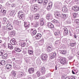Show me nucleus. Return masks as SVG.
I'll return each instance as SVG.
<instances>
[{"mask_svg": "<svg viewBox=\"0 0 79 79\" xmlns=\"http://www.w3.org/2000/svg\"><path fill=\"white\" fill-rule=\"evenodd\" d=\"M31 49H32V48L31 47H30L28 48V50H31Z\"/></svg>", "mask_w": 79, "mask_h": 79, "instance_id": "nucleus-62", "label": "nucleus"}, {"mask_svg": "<svg viewBox=\"0 0 79 79\" xmlns=\"http://www.w3.org/2000/svg\"><path fill=\"white\" fill-rule=\"evenodd\" d=\"M62 18L63 19H66L67 18V15L66 14H62Z\"/></svg>", "mask_w": 79, "mask_h": 79, "instance_id": "nucleus-33", "label": "nucleus"}, {"mask_svg": "<svg viewBox=\"0 0 79 79\" xmlns=\"http://www.w3.org/2000/svg\"><path fill=\"white\" fill-rule=\"evenodd\" d=\"M14 23L15 24H18V23H19V22L16 20H15L14 21Z\"/></svg>", "mask_w": 79, "mask_h": 79, "instance_id": "nucleus-41", "label": "nucleus"}, {"mask_svg": "<svg viewBox=\"0 0 79 79\" xmlns=\"http://www.w3.org/2000/svg\"><path fill=\"white\" fill-rule=\"evenodd\" d=\"M48 0H44L43 2V5H46V4L48 3Z\"/></svg>", "mask_w": 79, "mask_h": 79, "instance_id": "nucleus-34", "label": "nucleus"}, {"mask_svg": "<svg viewBox=\"0 0 79 79\" xmlns=\"http://www.w3.org/2000/svg\"><path fill=\"white\" fill-rule=\"evenodd\" d=\"M47 26L49 28H52L54 27V26H53V25L50 22L48 23Z\"/></svg>", "mask_w": 79, "mask_h": 79, "instance_id": "nucleus-11", "label": "nucleus"}, {"mask_svg": "<svg viewBox=\"0 0 79 79\" xmlns=\"http://www.w3.org/2000/svg\"><path fill=\"white\" fill-rule=\"evenodd\" d=\"M73 16L74 17H76L77 16V14L76 13H73Z\"/></svg>", "mask_w": 79, "mask_h": 79, "instance_id": "nucleus-51", "label": "nucleus"}, {"mask_svg": "<svg viewBox=\"0 0 79 79\" xmlns=\"http://www.w3.org/2000/svg\"><path fill=\"white\" fill-rule=\"evenodd\" d=\"M72 10L74 11H78L79 10V7L76 6H74L73 7Z\"/></svg>", "mask_w": 79, "mask_h": 79, "instance_id": "nucleus-7", "label": "nucleus"}, {"mask_svg": "<svg viewBox=\"0 0 79 79\" xmlns=\"http://www.w3.org/2000/svg\"><path fill=\"white\" fill-rule=\"evenodd\" d=\"M30 31L31 34L32 35H35L37 33V31L35 30H34L32 29H31Z\"/></svg>", "mask_w": 79, "mask_h": 79, "instance_id": "nucleus-6", "label": "nucleus"}, {"mask_svg": "<svg viewBox=\"0 0 79 79\" xmlns=\"http://www.w3.org/2000/svg\"><path fill=\"white\" fill-rule=\"evenodd\" d=\"M27 79H32V78L29 76H28L27 77Z\"/></svg>", "mask_w": 79, "mask_h": 79, "instance_id": "nucleus-61", "label": "nucleus"}, {"mask_svg": "<svg viewBox=\"0 0 79 79\" xmlns=\"http://www.w3.org/2000/svg\"><path fill=\"white\" fill-rule=\"evenodd\" d=\"M51 55L50 56V58H54L55 56H56V53H52Z\"/></svg>", "mask_w": 79, "mask_h": 79, "instance_id": "nucleus-18", "label": "nucleus"}, {"mask_svg": "<svg viewBox=\"0 0 79 79\" xmlns=\"http://www.w3.org/2000/svg\"><path fill=\"white\" fill-rule=\"evenodd\" d=\"M15 13L14 10L10 11L9 13V15L10 16H13Z\"/></svg>", "mask_w": 79, "mask_h": 79, "instance_id": "nucleus-25", "label": "nucleus"}, {"mask_svg": "<svg viewBox=\"0 0 79 79\" xmlns=\"http://www.w3.org/2000/svg\"><path fill=\"white\" fill-rule=\"evenodd\" d=\"M12 65L11 64H7L6 66V70H10V69L11 68Z\"/></svg>", "mask_w": 79, "mask_h": 79, "instance_id": "nucleus-8", "label": "nucleus"}, {"mask_svg": "<svg viewBox=\"0 0 79 79\" xmlns=\"http://www.w3.org/2000/svg\"><path fill=\"white\" fill-rule=\"evenodd\" d=\"M60 63L64 65L67 63V62L66 60V59L65 58H63L60 59Z\"/></svg>", "mask_w": 79, "mask_h": 79, "instance_id": "nucleus-1", "label": "nucleus"}, {"mask_svg": "<svg viewBox=\"0 0 79 79\" xmlns=\"http://www.w3.org/2000/svg\"><path fill=\"white\" fill-rule=\"evenodd\" d=\"M0 63L1 64L2 66H3L5 64V60H2L1 61H0Z\"/></svg>", "mask_w": 79, "mask_h": 79, "instance_id": "nucleus-26", "label": "nucleus"}, {"mask_svg": "<svg viewBox=\"0 0 79 79\" xmlns=\"http://www.w3.org/2000/svg\"><path fill=\"white\" fill-rule=\"evenodd\" d=\"M15 68H16L17 69H19V68H20V67L19 65H16L15 66Z\"/></svg>", "mask_w": 79, "mask_h": 79, "instance_id": "nucleus-57", "label": "nucleus"}, {"mask_svg": "<svg viewBox=\"0 0 79 79\" xmlns=\"http://www.w3.org/2000/svg\"><path fill=\"white\" fill-rule=\"evenodd\" d=\"M45 19H44V18H41L40 19V22H45Z\"/></svg>", "mask_w": 79, "mask_h": 79, "instance_id": "nucleus-48", "label": "nucleus"}, {"mask_svg": "<svg viewBox=\"0 0 79 79\" xmlns=\"http://www.w3.org/2000/svg\"><path fill=\"white\" fill-rule=\"evenodd\" d=\"M70 76L69 77H67L66 78V79H70Z\"/></svg>", "mask_w": 79, "mask_h": 79, "instance_id": "nucleus-64", "label": "nucleus"}, {"mask_svg": "<svg viewBox=\"0 0 79 79\" xmlns=\"http://www.w3.org/2000/svg\"><path fill=\"white\" fill-rule=\"evenodd\" d=\"M41 72L42 74H44L45 73V68L44 67H42L41 69Z\"/></svg>", "mask_w": 79, "mask_h": 79, "instance_id": "nucleus-30", "label": "nucleus"}, {"mask_svg": "<svg viewBox=\"0 0 79 79\" xmlns=\"http://www.w3.org/2000/svg\"><path fill=\"white\" fill-rule=\"evenodd\" d=\"M39 17H40V15L39 14H36L34 16V19H39Z\"/></svg>", "mask_w": 79, "mask_h": 79, "instance_id": "nucleus-21", "label": "nucleus"}, {"mask_svg": "<svg viewBox=\"0 0 79 79\" xmlns=\"http://www.w3.org/2000/svg\"><path fill=\"white\" fill-rule=\"evenodd\" d=\"M68 9L66 7H64V9L62 10V11L64 13H66V12H68Z\"/></svg>", "mask_w": 79, "mask_h": 79, "instance_id": "nucleus-27", "label": "nucleus"}, {"mask_svg": "<svg viewBox=\"0 0 79 79\" xmlns=\"http://www.w3.org/2000/svg\"><path fill=\"white\" fill-rule=\"evenodd\" d=\"M5 53V51L3 50H1L0 51V56H2L3 54Z\"/></svg>", "mask_w": 79, "mask_h": 79, "instance_id": "nucleus-31", "label": "nucleus"}, {"mask_svg": "<svg viewBox=\"0 0 79 79\" xmlns=\"http://www.w3.org/2000/svg\"><path fill=\"white\" fill-rule=\"evenodd\" d=\"M10 42L12 45H15L16 44V42L15 41V40L13 39L10 41Z\"/></svg>", "mask_w": 79, "mask_h": 79, "instance_id": "nucleus-20", "label": "nucleus"}, {"mask_svg": "<svg viewBox=\"0 0 79 79\" xmlns=\"http://www.w3.org/2000/svg\"><path fill=\"white\" fill-rule=\"evenodd\" d=\"M75 23L78 26H79V20L77 19L75 20Z\"/></svg>", "mask_w": 79, "mask_h": 79, "instance_id": "nucleus-35", "label": "nucleus"}, {"mask_svg": "<svg viewBox=\"0 0 79 79\" xmlns=\"http://www.w3.org/2000/svg\"><path fill=\"white\" fill-rule=\"evenodd\" d=\"M52 23H53L55 24H56L58 23V21L54 19L53 21H52Z\"/></svg>", "mask_w": 79, "mask_h": 79, "instance_id": "nucleus-32", "label": "nucleus"}, {"mask_svg": "<svg viewBox=\"0 0 79 79\" xmlns=\"http://www.w3.org/2000/svg\"><path fill=\"white\" fill-rule=\"evenodd\" d=\"M46 19L49 21H51L52 19V15L49 14H47L46 15Z\"/></svg>", "mask_w": 79, "mask_h": 79, "instance_id": "nucleus-4", "label": "nucleus"}, {"mask_svg": "<svg viewBox=\"0 0 79 79\" xmlns=\"http://www.w3.org/2000/svg\"><path fill=\"white\" fill-rule=\"evenodd\" d=\"M6 24H8L7 25V30L10 31L13 29V26L11 25V24L8 23V21L6 22Z\"/></svg>", "mask_w": 79, "mask_h": 79, "instance_id": "nucleus-3", "label": "nucleus"}, {"mask_svg": "<svg viewBox=\"0 0 79 79\" xmlns=\"http://www.w3.org/2000/svg\"><path fill=\"white\" fill-rule=\"evenodd\" d=\"M44 39H42L40 40V43H41V45H42V44H44Z\"/></svg>", "mask_w": 79, "mask_h": 79, "instance_id": "nucleus-38", "label": "nucleus"}, {"mask_svg": "<svg viewBox=\"0 0 79 79\" xmlns=\"http://www.w3.org/2000/svg\"><path fill=\"white\" fill-rule=\"evenodd\" d=\"M19 18L20 19H23L24 18V14H21V15H18Z\"/></svg>", "mask_w": 79, "mask_h": 79, "instance_id": "nucleus-22", "label": "nucleus"}, {"mask_svg": "<svg viewBox=\"0 0 79 79\" xmlns=\"http://www.w3.org/2000/svg\"><path fill=\"white\" fill-rule=\"evenodd\" d=\"M15 50L16 52H20L21 51L19 48H15Z\"/></svg>", "mask_w": 79, "mask_h": 79, "instance_id": "nucleus-28", "label": "nucleus"}, {"mask_svg": "<svg viewBox=\"0 0 79 79\" xmlns=\"http://www.w3.org/2000/svg\"><path fill=\"white\" fill-rule=\"evenodd\" d=\"M6 6H9L10 5V4H9L8 3H7L6 4Z\"/></svg>", "mask_w": 79, "mask_h": 79, "instance_id": "nucleus-63", "label": "nucleus"}, {"mask_svg": "<svg viewBox=\"0 0 79 79\" xmlns=\"http://www.w3.org/2000/svg\"><path fill=\"white\" fill-rule=\"evenodd\" d=\"M55 15V17L56 18H58V17H60V12L58 11H55L54 13Z\"/></svg>", "mask_w": 79, "mask_h": 79, "instance_id": "nucleus-9", "label": "nucleus"}, {"mask_svg": "<svg viewBox=\"0 0 79 79\" xmlns=\"http://www.w3.org/2000/svg\"><path fill=\"white\" fill-rule=\"evenodd\" d=\"M38 2L39 4H40V5H42L43 3V0H38Z\"/></svg>", "mask_w": 79, "mask_h": 79, "instance_id": "nucleus-37", "label": "nucleus"}, {"mask_svg": "<svg viewBox=\"0 0 79 79\" xmlns=\"http://www.w3.org/2000/svg\"><path fill=\"white\" fill-rule=\"evenodd\" d=\"M8 48L10 50H12L13 48V47L10 44H8Z\"/></svg>", "mask_w": 79, "mask_h": 79, "instance_id": "nucleus-23", "label": "nucleus"}, {"mask_svg": "<svg viewBox=\"0 0 79 79\" xmlns=\"http://www.w3.org/2000/svg\"><path fill=\"white\" fill-rule=\"evenodd\" d=\"M55 35H58L60 34V31H56V32L54 33Z\"/></svg>", "mask_w": 79, "mask_h": 79, "instance_id": "nucleus-36", "label": "nucleus"}, {"mask_svg": "<svg viewBox=\"0 0 79 79\" xmlns=\"http://www.w3.org/2000/svg\"><path fill=\"white\" fill-rule=\"evenodd\" d=\"M48 57L47 55L46 54H42L41 56V58L43 61H45V60H46Z\"/></svg>", "mask_w": 79, "mask_h": 79, "instance_id": "nucleus-2", "label": "nucleus"}, {"mask_svg": "<svg viewBox=\"0 0 79 79\" xmlns=\"http://www.w3.org/2000/svg\"><path fill=\"white\" fill-rule=\"evenodd\" d=\"M16 34V33L15 32V31H12L10 34V35L11 37H13L15 36V35Z\"/></svg>", "mask_w": 79, "mask_h": 79, "instance_id": "nucleus-16", "label": "nucleus"}, {"mask_svg": "<svg viewBox=\"0 0 79 79\" xmlns=\"http://www.w3.org/2000/svg\"><path fill=\"white\" fill-rule=\"evenodd\" d=\"M64 34L65 35H67L68 34V29L66 28H64Z\"/></svg>", "mask_w": 79, "mask_h": 79, "instance_id": "nucleus-19", "label": "nucleus"}, {"mask_svg": "<svg viewBox=\"0 0 79 79\" xmlns=\"http://www.w3.org/2000/svg\"><path fill=\"white\" fill-rule=\"evenodd\" d=\"M6 62L7 63H11V60H10L9 59L6 60Z\"/></svg>", "mask_w": 79, "mask_h": 79, "instance_id": "nucleus-55", "label": "nucleus"}, {"mask_svg": "<svg viewBox=\"0 0 79 79\" xmlns=\"http://www.w3.org/2000/svg\"><path fill=\"white\" fill-rule=\"evenodd\" d=\"M7 58H8V54L6 53H5L2 56V58L3 59V60L7 59Z\"/></svg>", "mask_w": 79, "mask_h": 79, "instance_id": "nucleus-13", "label": "nucleus"}, {"mask_svg": "<svg viewBox=\"0 0 79 79\" xmlns=\"http://www.w3.org/2000/svg\"><path fill=\"white\" fill-rule=\"evenodd\" d=\"M42 35L40 34H37L35 36V37L36 39H40L41 38Z\"/></svg>", "mask_w": 79, "mask_h": 79, "instance_id": "nucleus-14", "label": "nucleus"}, {"mask_svg": "<svg viewBox=\"0 0 79 79\" xmlns=\"http://www.w3.org/2000/svg\"><path fill=\"white\" fill-rule=\"evenodd\" d=\"M39 8H38L37 5H35L33 6V12H36L38 10Z\"/></svg>", "mask_w": 79, "mask_h": 79, "instance_id": "nucleus-5", "label": "nucleus"}, {"mask_svg": "<svg viewBox=\"0 0 79 79\" xmlns=\"http://www.w3.org/2000/svg\"><path fill=\"white\" fill-rule=\"evenodd\" d=\"M52 9V6H48L47 7L48 10H50Z\"/></svg>", "mask_w": 79, "mask_h": 79, "instance_id": "nucleus-43", "label": "nucleus"}, {"mask_svg": "<svg viewBox=\"0 0 79 79\" xmlns=\"http://www.w3.org/2000/svg\"><path fill=\"white\" fill-rule=\"evenodd\" d=\"M67 53V52L66 50H62L60 51V53L63 55H64Z\"/></svg>", "mask_w": 79, "mask_h": 79, "instance_id": "nucleus-24", "label": "nucleus"}, {"mask_svg": "<svg viewBox=\"0 0 79 79\" xmlns=\"http://www.w3.org/2000/svg\"><path fill=\"white\" fill-rule=\"evenodd\" d=\"M53 5V3H52V2H50L48 3V6H52V5Z\"/></svg>", "mask_w": 79, "mask_h": 79, "instance_id": "nucleus-49", "label": "nucleus"}, {"mask_svg": "<svg viewBox=\"0 0 79 79\" xmlns=\"http://www.w3.org/2000/svg\"><path fill=\"white\" fill-rule=\"evenodd\" d=\"M31 25H34L35 27H38V26H39V24L36 22H33V23H31Z\"/></svg>", "mask_w": 79, "mask_h": 79, "instance_id": "nucleus-17", "label": "nucleus"}, {"mask_svg": "<svg viewBox=\"0 0 79 79\" xmlns=\"http://www.w3.org/2000/svg\"><path fill=\"white\" fill-rule=\"evenodd\" d=\"M39 79H45L44 77H40L39 78Z\"/></svg>", "mask_w": 79, "mask_h": 79, "instance_id": "nucleus-59", "label": "nucleus"}, {"mask_svg": "<svg viewBox=\"0 0 79 79\" xmlns=\"http://www.w3.org/2000/svg\"><path fill=\"white\" fill-rule=\"evenodd\" d=\"M25 45H26V43H22L21 44V46L22 47H24V46H25Z\"/></svg>", "mask_w": 79, "mask_h": 79, "instance_id": "nucleus-45", "label": "nucleus"}, {"mask_svg": "<svg viewBox=\"0 0 79 79\" xmlns=\"http://www.w3.org/2000/svg\"><path fill=\"white\" fill-rule=\"evenodd\" d=\"M47 48L48 52H52V46H48L47 47Z\"/></svg>", "mask_w": 79, "mask_h": 79, "instance_id": "nucleus-15", "label": "nucleus"}, {"mask_svg": "<svg viewBox=\"0 0 79 79\" xmlns=\"http://www.w3.org/2000/svg\"><path fill=\"white\" fill-rule=\"evenodd\" d=\"M6 18H4L3 19V22L5 23V22H6Z\"/></svg>", "mask_w": 79, "mask_h": 79, "instance_id": "nucleus-53", "label": "nucleus"}, {"mask_svg": "<svg viewBox=\"0 0 79 79\" xmlns=\"http://www.w3.org/2000/svg\"><path fill=\"white\" fill-rule=\"evenodd\" d=\"M70 79H75V77L74 76H70Z\"/></svg>", "mask_w": 79, "mask_h": 79, "instance_id": "nucleus-58", "label": "nucleus"}, {"mask_svg": "<svg viewBox=\"0 0 79 79\" xmlns=\"http://www.w3.org/2000/svg\"><path fill=\"white\" fill-rule=\"evenodd\" d=\"M23 73H21L20 74H19L17 75V77H21L23 76V74H22Z\"/></svg>", "mask_w": 79, "mask_h": 79, "instance_id": "nucleus-44", "label": "nucleus"}, {"mask_svg": "<svg viewBox=\"0 0 79 79\" xmlns=\"http://www.w3.org/2000/svg\"><path fill=\"white\" fill-rule=\"evenodd\" d=\"M28 53L29 55H32L33 54V51L31 50H28Z\"/></svg>", "mask_w": 79, "mask_h": 79, "instance_id": "nucleus-29", "label": "nucleus"}, {"mask_svg": "<svg viewBox=\"0 0 79 79\" xmlns=\"http://www.w3.org/2000/svg\"><path fill=\"white\" fill-rule=\"evenodd\" d=\"M29 17L31 20H32V19H33V16L32 15H30V16Z\"/></svg>", "mask_w": 79, "mask_h": 79, "instance_id": "nucleus-54", "label": "nucleus"}, {"mask_svg": "<svg viewBox=\"0 0 79 79\" xmlns=\"http://www.w3.org/2000/svg\"><path fill=\"white\" fill-rule=\"evenodd\" d=\"M1 11H2V12L3 13H6V10H4L3 9H2Z\"/></svg>", "mask_w": 79, "mask_h": 79, "instance_id": "nucleus-47", "label": "nucleus"}, {"mask_svg": "<svg viewBox=\"0 0 79 79\" xmlns=\"http://www.w3.org/2000/svg\"><path fill=\"white\" fill-rule=\"evenodd\" d=\"M67 24H70L71 23V20H68L67 21Z\"/></svg>", "mask_w": 79, "mask_h": 79, "instance_id": "nucleus-52", "label": "nucleus"}, {"mask_svg": "<svg viewBox=\"0 0 79 79\" xmlns=\"http://www.w3.org/2000/svg\"><path fill=\"white\" fill-rule=\"evenodd\" d=\"M72 58H73V57H72V56H69V60H71V59H72Z\"/></svg>", "mask_w": 79, "mask_h": 79, "instance_id": "nucleus-60", "label": "nucleus"}, {"mask_svg": "<svg viewBox=\"0 0 79 79\" xmlns=\"http://www.w3.org/2000/svg\"><path fill=\"white\" fill-rule=\"evenodd\" d=\"M36 74L38 77H39L40 76V72L38 71L37 72H36Z\"/></svg>", "mask_w": 79, "mask_h": 79, "instance_id": "nucleus-46", "label": "nucleus"}, {"mask_svg": "<svg viewBox=\"0 0 79 79\" xmlns=\"http://www.w3.org/2000/svg\"><path fill=\"white\" fill-rule=\"evenodd\" d=\"M30 25V23L29 22H26V21L24 22V26L26 28L29 27Z\"/></svg>", "mask_w": 79, "mask_h": 79, "instance_id": "nucleus-10", "label": "nucleus"}, {"mask_svg": "<svg viewBox=\"0 0 79 79\" xmlns=\"http://www.w3.org/2000/svg\"><path fill=\"white\" fill-rule=\"evenodd\" d=\"M28 71L29 74H32L34 72V69L33 68H30L28 69Z\"/></svg>", "mask_w": 79, "mask_h": 79, "instance_id": "nucleus-12", "label": "nucleus"}, {"mask_svg": "<svg viewBox=\"0 0 79 79\" xmlns=\"http://www.w3.org/2000/svg\"><path fill=\"white\" fill-rule=\"evenodd\" d=\"M76 43H71L70 44L71 47H74L76 45Z\"/></svg>", "mask_w": 79, "mask_h": 79, "instance_id": "nucleus-42", "label": "nucleus"}, {"mask_svg": "<svg viewBox=\"0 0 79 79\" xmlns=\"http://www.w3.org/2000/svg\"><path fill=\"white\" fill-rule=\"evenodd\" d=\"M18 16H19V15H23V14H24V13H23V12L22 10H20L19 11V12L18 13Z\"/></svg>", "mask_w": 79, "mask_h": 79, "instance_id": "nucleus-39", "label": "nucleus"}, {"mask_svg": "<svg viewBox=\"0 0 79 79\" xmlns=\"http://www.w3.org/2000/svg\"><path fill=\"white\" fill-rule=\"evenodd\" d=\"M11 74L13 75V76H15L16 75V72L15 71H12L11 72Z\"/></svg>", "mask_w": 79, "mask_h": 79, "instance_id": "nucleus-40", "label": "nucleus"}, {"mask_svg": "<svg viewBox=\"0 0 79 79\" xmlns=\"http://www.w3.org/2000/svg\"><path fill=\"white\" fill-rule=\"evenodd\" d=\"M2 29L3 31H5L6 30V27L4 26L2 27Z\"/></svg>", "mask_w": 79, "mask_h": 79, "instance_id": "nucleus-56", "label": "nucleus"}, {"mask_svg": "<svg viewBox=\"0 0 79 79\" xmlns=\"http://www.w3.org/2000/svg\"><path fill=\"white\" fill-rule=\"evenodd\" d=\"M40 25L43 26L45 24V22H40Z\"/></svg>", "mask_w": 79, "mask_h": 79, "instance_id": "nucleus-50", "label": "nucleus"}]
</instances>
